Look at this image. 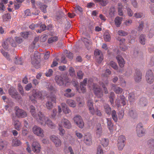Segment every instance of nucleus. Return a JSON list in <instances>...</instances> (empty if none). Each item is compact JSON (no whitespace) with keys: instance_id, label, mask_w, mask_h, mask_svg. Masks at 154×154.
<instances>
[{"instance_id":"obj_1","label":"nucleus","mask_w":154,"mask_h":154,"mask_svg":"<svg viewBox=\"0 0 154 154\" xmlns=\"http://www.w3.org/2000/svg\"><path fill=\"white\" fill-rule=\"evenodd\" d=\"M38 116H40L39 120L38 122L43 126H45L46 125L51 128H53L55 127V125L48 118L44 116L43 114L40 112L38 114Z\"/></svg>"},{"instance_id":"obj_2","label":"nucleus","mask_w":154,"mask_h":154,"mask_svg":"<svg viewBox=\"0 0 154 154\" xmlns=\"http://www.w3.org/2000/svg\"><path fill=\"white\" fill-rule=\"evenodd\" d=\"M32 94L29 96V100L31 102L35 104L37 103V99L42 100V94L41 91L37 90L34 89L32 91Z\"/></svg>"},{"instance_id":"obj_3","label":"nucleus","mask_w":154,"mask_h":154,"mask_svg":"<svg viewBox=\"0 0 154 154\" xmlns=\"http://www.w3.org/2000/svg\"><path fill=\"white\" fill-rule=\"evenodd\" d=\"M55 81L58 85L60 86L65 85L70 82V80L67 77H62L59 75H57L55 77Z\"/></svg>"},{"instance_id":"obj_4","label":"nucleus","mask_w":154,"mask_h":154,"mask_svg":"<svg viewBox=\"0 0 154 154\" xmlns=\"http://www.w3.org/2000/svg\"><path fill=\"white\" fill-rule=\"evenodd\" d=\"M8 93L11 97L17 101H21L22 98L21 96L18 93L17 90L13 87H11L8 89Z\"/></svg>"},{"instance_id":"obj_5","label":"nucleus","mask_w":154,"mask_h":154,"mask_svg":"<svg viewBox=\"0 0 154 154\" xmlns=\"http://www.w3.org/2000/svg\"><path fill=\"white\" fill-rule=\"evenodd\" d=\"M56 98L55 95H51L49 97L48 101L46 103V107L48 109H52L53 107V103H56Z\"/></svg>"},{"instance_id":"obj_6","label":"nucleus","mask_w":154,"mask_h":154,"mask_svg":"<svg viewBox=\"0 0 154 154\" xmlns=\"http://www.w3.org/2000/svg\"><path fill=\"white\" fill-rule=\"evenodd\" d=\"M14 110L16 116L18 118H25L27 116L26 112L23 110L19 108L18 106H16L15 107Z\"/></svg>"},{"instance_id":"obj_7","label":"nucleus","mask_w":154,"mask_h":154,"mask_svg":"<svg viewBox=\"0 0 154 154\" xmlns=\"http://www.w3.org/2000/svg\"><path fill=\"white\" fill-rule=\"evenodd\" d=\"M87 106L89 108V110L91 113L92 115H94L95 112L96 114L98 116H101L102 115L101 113L100 110L98 109L95 112L94 108L93 106V101L92 100H89L87 102Z\"/></svg>"},{"instance_id":"obj_8","label":"nucleus","mask_w":154,"mask_h":154,"mask_svg":"<svg viewBox=\"0 0 154 154\" xmlns=\"http://www.w3.org/2000/svg\"><path fill=\"white\" fill-rule=\"evenodd\" d=\"M93 90L96 96L98 98H101L103 96V91L97 84L93 85Z\"/></svg>"},{"instance_id":"obj_9","label":"nucleus","mask_w":154,"mask_h":154,"mask_svg":"<svg viewBox=\"0 0 154 154\" xmlns=\"http://www.w3.org/2000/svg\"><path fill=\"white\" fill-rule=\"evenodd\" d=\"M102 76L103 82L101 83L100 82V84L102 85L103 88L105 93L107 94L108 93V92L107 88L106 87V86L107 85L109 82L107 80L108 75L106 74H102Z\"/></svg>"},{"instance_id":"obj_10","label":"nucleus","mask_w":154,"mask_h":154,"mask_svg":"<svg viewBox=\"0 0 154 154\" xmlns=\"http://www.w3.org/2000/svg\"><path fill=\"white\" fill-rule=\"evenodd\" d=\"M32 130L34 134L37 136L41 137H44V131L40 127L37 125H34L32 128Z\"/></svg>"},{"instance_id":"obj_11","label":"nucleus","mask_w":154,"mask_h":154,"mask_svg":"<svg viewBox=\"0 0 154 154\" xmlns=\"http://www.w3.org/2000/svg\"><path fill=\"white\" fill-rule=\"evenodd\" d=\"M51 140L54 143L56 147H60L62 144L61 140L57 136L54 135H51L50 137Z\"/></svg>"},{"instance_id":"obj_12","label":"nucleus","mask_w":154,"mask_h":154,"mask_svg":"<svg viewBox=\"0 0 154 154\" xmlns=\"http://www.w3.org/2000/svg\"><path fill=\"white\" fill-rule=\"evenodd\" d=\"M49 37L48 40V43L51 44L57 41L59 39V35L54 32H51Z\"/></svg>"},{"instance_id":"obj_13","label":"nucleus","mask_w":154,"mask_h":154,"mask_svg":"<svg viewBox=\"0 0 154 154\" xmlns=\"http://www.w3.org/2000/svg\"><path fill=\"white\" fill-rule=\"evenodd\" d=\"M9 44L13 47H15L16 46V43L12 38H8L2 45L4 48L7 49Z\"/></svg>"},{"instance_id":"obj_14","label":"nucleus","mask_w":154,"mask_h":154,"mask_svg":"<svg viewBox=\"0 0 154 154\" xmlns=\"http://www.w3.org/2000/svg\"><path fill=\"white\" fill-rule=\"evenodd\" d=\"M60 125V126L67 129L71 128L72 125L70 121L67 119L65 118L62 119L60 122H59L58 125Z\"/></svg>"},{"instance_id":"obj_15","label":"nucleus","mask_w":154,"mask_h":154,"mask_svg":"<svg viewBox=\"0 0 154 154\" xmlns=\"http://www.w3.org/2000/svg\"><path fill=\"white\" fill-rule=\"evenodd\" d=\"M146 80L147 82L150 84H152L154 81V76L151 70L147 71L146 75Z\"/></svg>"},{"instance_id":"obj_16","label":"nucleus","mask_w":154,"mask_h":154,"mask_svg":"<svg viewBox=\"0 0 154 154\" xmlns=\"http://www.w3.org/2000/svg\"><path fill=\"white\" fill-rule=\"evenodd\" d=\"M74 122L80 128H82L84 126V124L81 117L77 115L73 118Z\"/></svg>"},{"instance_id":"obj_17","label":"nucleus","mask_w":154,"mask_h":154,"mask_svg":"<svg viewBox=\"0 0 154 154\" xmlns=\"http://www.w3.org/2000/svg\"><path fill=\"white\" fill-rule=\"evenodd\" d=\"M94 55L98 63H100L103 59V56L102 52L98 49H96L94 51Z\"/></svg>"},{"instance_id":"obj_18","label":"nucleus","mask_w":154,"mask_h":154,"mask_svg":"<svg viewBox=\"0 0 154 154\" xmlns=\"http://www.w3.org/2000/svg\"><path fill=\"white\" fill-rule=\"evenodd\" d=\"M30 112L32 116L35 119H36L38 122L39 120L40 116H38V114L40 112L42 114H43L42 112L39 111L37 114H36L35 108L34 106L32 105H31L29 107Z\"/></svg>"},{"instance_id":"obj_19","label":"nucleus","mask_w":154,"mask_h":154,"mask_svg":"<svg viewBox=\"0 0 154 154\" xmlns=\"http://www.w3.org/2000/svg\"><path fill=\"white\" fill-rule=\"evenodd\" d=\"M32 149L34 152L39 153L41 149V145L37 141H34L32 144Z\"/></svg>"},{"instance_id":"obj_20","label":"nucleus","mask_w":154,"mask_h":154,"mask_svg":"<svg viewBox=\"0 0 154 154\" xmlns=\"http://www.w3.org/2000/svg\"><path fill=\"white\" fill-rule=\"evenodd\" d=\"M12 119L14 128L18 131H20L22 127L21 123L18 120H16L14 116L12 117Z\"/></svg>"},{"instance_id":"obj_21","label":"nucleus","mask_w":154,"mask_h":154,"mask_svg":"<svg viewBox=\"0 0 154 154\" xmlns=\"http://www.w3.org/2000/svg\"><path fill=\"white\" fill-rule=\"evenodd\" d=\"M136 131L138 137H141L143 135L145 131L143 128L141 124H139L137 125L136 127Z\"/></svg>"},{"instance_id":"obj_22","label":"nucleus","mask_w":154,"mask_h":154,"mask_svg":"<svg viewBox=\"0 0 154 154\" xmlns=\"http://www.w3.org/2000/svg\"><path fill=\"white\" fill-rule=\"evenodd\" d=\"M120 103L123 106L126 104V99L125 96L123 95H120V99H117L115 101L116 104L118 107L120 106Z\"/></svg>"},{"instance_id":"obj_23","label":"nucleus","mask_w":154,"mask_h":154,"mask_svg":"<svg viewBox=\"0 0 154 154\" xmlns=\"http://www.w3.org/2000/svg\"><path fill=\"white\" fill-rule=\"evenodd\" d=\"M82 32V36L81 38V40L80 41V43L82 45H84L85 47H86L87 38H86V34L85 32L83 30V28L81 30Z\"/></svg>"},{"instance_id":"obj_24","label":"nucleus","mask_w":154,"mask_h":154,"mask_svg":"<svg viewBox=\"0 0 154 154\" xmlns=\"http://www.w3.org/2000/svg\"><path fill=\"white\" fill-rule=\"evenodd\" d=\"M87 78H85L82 82L80 83V88L81 91L84 93L86 91Z\"/></svg>"},{"instance_id":"obj_25","label":"nucleus","mask_w":154,"mask_h":154,"mask_svg":"<svg viewBox=\"0 0 154 154\" xmlns=\"http://www.w3.org/2000/svg\"><path fill=\"white\" fill-rule=\"evenodd\" d=\"M72 90L70 88H68L64 91V96L68 98H70L74 96L75 94L74 93H71Z\"/></svg>"},{"instance_id":"obj_26","label":"nucleus","mask_w":154,"mask_h":154,"mask_svg":"<svg viewBox=\"0 0 154 154\" xmlns=\"http://www.w3.org/2000/svg\"><path fill=\"white\" fill-rule=\"evenodd\" d=\"M134 78L136 82L140 81L142 78V73L139 70L137 71L135 73Z\"/></svg>"},{"instance_id":"obj_27","label":"nucleus","mask_w":154,"mask_h":154,"mask_svg":"<svg viewBox=\"0 0 154 154\" xmlns=\"http://www.w3.org/2000/svg\"><path fill=\"white\" fill-rule=\"evenodd\" d=\"M31 63L33 66L36 69H38L40 67V62L38 60L35 59H31Z\"/></svg>"},{"instance_id":"obj_28","label":"nucleus","mask_w":154,"mask_h":154,"mask_svg":"<svg viewBox=\"0 0 154 154\" xmlns=\"http://www.w3.org/2000/svg\"><path fill=\"white\" fill-rule=\"evenodd\" d=\"M116 58L118 62L119 66L121 67H123L125 64V61L123 58L121 56L119 55L117 56Z\"/></svg>"},{"instance_id":"obj_29","label":"nucleus","mask_w":154,"mask_h":154,"mask_svg":"<svg viewBox=\"0 0 154 154\" xmlns=\"http://www.w3.org/2000/svg\"><path fill=\"white\" fill-rule=\"evenodd\" d=\"M66 103L70 107L73 108L75 107L76 106L75 102L71 99H68L66 101Z\"/></svg>"},{"instance_id":"obj_30","label":"nucleus","mask_w":154,"mask_h":154,"mask_svg":"<svg viewBox=\"0 0 154 154\" xmlns=\"http://www.w3.org/2000/svg\"><path fill=\"white\" fill-rule=\"evenodd\" d=\"M104 39L106 42H109L111 40V36L110 34L107 31H106L104 33Z\"/></svg>"},{"instance_id":"obj_31","label":"nucleus","mask_w":154,"mask_h":154,"mask_svg":"<svg viewBox=\"0 0 154 154\" xmlns=\"http://www.w3.org/2000/svg\"><path fill=\"white\" fill-rule=\"evenodd\" d=\"M122 18L119 17H117L115 19V23L116 26L117 27L120 26L122 20Z\"/></svg>"},{"instance_id":"obj_32","label":"nucleus","mask_w":154,"mask_h":154,"mask_svg":"<svg viewBox=\"0 0 154 154\" xmlns=\"http://www.w3.org/2000/svg\"><path fill=\"white\" fill-rule=\"evenodd\" d=\"M8 0H1L0 2V10L4 11L5 8V5L6 4L8 3Z\"/></svg>"},{"instance_id":"obj_33","label":"nucleus","mask_w":154,"mask_h":154,"mask_svg":"<svg viewBox=\"0 0 154 154\" xmlns=\"http://www.w3.org/2000/svg\"><path fill=\"white\" fill-rule=\"evenodd\" d=\"M22 143L20 140L17 138H15L12 140V145L14 146H20L21 145Z\"/></svg>"},{"instance_id":"obj_34","label":"nucleus","mask_w":154,"mask_h":154,"mask_svg":"<svg viewBox=\"0 0 154 154\" xmlns=\"http://www.w3.org/2000/svg\"><path fill=\"white\" fill-rule=\"evenodd\" d=\"M107 121V127L109 129L110 131L112 130L113 129V124L112 123L111 119L107 118L106 119Z\"/></svg>"},{"instance_id":"obj_35","label":"nucleus","mask_w":154,"mask_h":154,"mask_svg":"<svg viewBox=\"0 0 154 154\" xmlns=\"http://www.w3.org/2000/svg\"><path fill=\"white\" fill-rule=\"evenodd\" d=\"M146 35L143 34H141L139 37L140 42L142 45H144L145 44Z\"/></svg>"},{"instance_id":"obj_36","label":"nucleus","mask_w":154,"mask_h":154,"mask_svg":"<svg viewBox=\"0 0 154 154\" xmlns=\"http://www.w3.org/2000/svg\"><path fill=\"white\" fill-rule=\"evenodd\" d=\"M104 108L106 113L108 115H110L111 113V109L109 105L107 104H105L104 105Z\"/></svg>"},{"instance_id":"obj_37","label":"nucleus","mask_w":154,"mask_h":154,"mask_svg":"<svg viewBox=\"0 0 154 154\" xmlns=\"http://www.w3.org/2000/svg\"><path fill=\"white\" fill-rule=\"evenodd\" d=\"M11 17L10 14H4L2 16V19L4 21H7L10 19Z\"/></svg>"},{"instance_id":"obj_38","label":"nucleus","mask_w":154,"mask_h":154,"mask_svg":"<svg viewBox=\"0 0 154 154\" xmlns=\"http://www.w3.org/2000/svg\"><path fill=\"white\" fill-rule=\"evenodd\" d=\"M14 61L15 63L17 64L22 65L23 63V59L21 58L19 59L17 57H15Z\"/></svg>"},{"instance_id":"obj_39","label":"nucleus","mask_w":154,"mask_h":154,"mask_svg":"<svg viewBox=\"0 0 154 154\" xmlns=\"http://www.w3.org/2000/svg\"><path fill=\"white\" fill-rule=\"evenodd\" d=\"M58 130L59 131V134L61 136H63L65 133V131L60 125H58Z\"/></svg>"},{"instance_id":"obj_40","label":"nucleus","mask_w":154,"mask_h":154,"mask_svg":"<svg viewBox=\"0 0 154 154\" xmlns=\"http://www.w3.org/2000/svg\"><path fill=\"white\" fill-rule=\"evenodd\" d=\"M111 115L113 120L115 122H117L118 120L117 116L116 111L115 110L112 111Z\"/></svg>"},{"instance_id":"obj_41","label":"nucleus","mask_w":154,"mask_h":154,"mask_svg":"<svg viewBox=\"0 0 154 154\" xmlns=\"http://www.w3.org/2000/svg\"><path fill=\"white\" fill-rule=\"evenodd\" d=\"M140 103L142 106H145L147 103L146 100L145 98H141L140 100Z\"/></svg>"},{"instance_id":"obj_42","label":"nucleus","mask_w":154,"mask_h":154,"mask_svg":"<svg viewBox=\"0 0 154 154\" xmlns=\"http://www.w3.org/2000/svg\"><path fill=\"white\" fill-rule=\"evenodd\" d=\"M114 91L116 94H120L122 92L123 90L119 87H116L115 88Z\"/></svg>"},{"instance_id":"obj_43","label":"nucleus","mask_w":154,"mask_h":154,"mask_svg":"<svg viewBox=\"0 0 154 154\" xmlns=\"http://www.w3.org/2000/svg\"><path fill=\"white\" fill-rule=\"evenodd\" d=\"M96 133L97 136L100 137L102 133V128L101 125H100L99 128H97L96 131Z\"/></svg>"},{"instance_id":"obj_44","label":"nucleus","mask_w":154,"mask_h":154,"mask_svg":"<svg viewBox=\"0 0 154 154\" xmlns=\"http://www.w3.org/2000/svg\"><path fill=\"white\" fill-rule=\"evenodd\" d=\"M18 90L20 92V94L22 95L23 96L24 95V91L23 90V87L21 86V85L20 84H19L18 85Z\"/></svg>"},{"instance_id":"obj_45","label":"nucleus","mask_w":154,"mask_h":154,"mask_svg":"<svg viewBox=\"0 0 154 154\" xmlns=\"http://www.w3.org/2000/svg\"><path fill=\"white\" fill-rule=\"evenodd\" d=\"M89 38H90V37H89ZM88 37L87 35V49H90L92 47V39L91 38H90L89 39H88Z\"/></svg>"},{"instance_id":"obj_46","label":"nucleus","mask_w":154,"mask_h":154,"mask_svg":"<svg viewBox=\"0 0 154 154\" xmlns=\"http://www.w3.org/2000/svg\"><path fill=\"white\" fill-rule=\"evenodd\" d=\"M101 142L102 145L104 147H106L108 145V140L107 139L105 138L102 139Z\"/></svg>"},{"instance_id":"obj_47","label":"nucleus","mask_w":154,"mask_h":154,"mask_svg":"<svg viewBox=\"0 0 154 154\" xmlns=\"http://www.w3.org/2000/svg\"><path fill=\"white\" fill-rule=\"evenodd\" d=\"M118 34L119 35L125 36L128 35V33L124 31L120 30L118 31Z\"/></svg>"},{"instance_id":"obj_48","label":"nucleus","mask_w":154,"mask_h":154,"mask_svg":"<svg viewBox=\"0 0 154 154\" xmlns=\"http://www.w3.org/2000/svg\"><path fill=\"white\" fill-rule=\"evenodd\" d=\"M125 138L124 136L121 135L119 137L117 140V142L125 143Z\"/></svg>"},{"instance_id":"obj_49","label":"nucleus","mask_w":154,"mask_h":154,"mask_svg":"<svg viewBox=\"0 0 154 154\" xmlns=\"http://www.w3.org/2000/svg\"><path fill=\"white\" fill-rule=\"evenodd\" d=\"M115 9L114 7L110 8L109 10V14L111 17L114 16L115 12Z\"/></svg>"},{"instance_id":"obj_50","label":"nucleus","mask_w":154,"mask_h":154,"mask_svg":"<svg viewBox=\"0 0 154 154\" xmlns=\"http://www.w3.org/2000/svg\"><path fill=\"white\" fill-rule=\"evenodd\" d=\"M110 65L115 70L118 69V66L113 61H111L109 63Z\"/></svg>"},{"instance_id":"obj_51","label":"nucleus","mask_w":154,"mask_h":154,"mask_svg":"<svg viewBox=\"0 0 154 154\" xmlns=\"http://www.w3.org/2000/svg\"><path fill=\"white\" fill-rule=\"evenodd\" d=\"M69 75L71 76H73L75 75V72L74 69L71 67L69 70Z\"/></svg>"},{"instance_id":"obj_52","label":"nucleus","mask_w":154,"mask_h":154,"mask_svg":"<svg viewBox=\"0 0 154 154\" xmlns=\"http://www.w3.org/2000/svg\"><path fill=\"white\" fill-rule=\"evenodd\" d=\"M88 139L87 138V145H90L92 143L91 135L90 134H87Z\"/></svg>"},{"instance_id":"obj_53","label":"nucleus","mask_w":154,"mask_h":154,"mask_svg":"<svg viewBox=\"0 0 154 154\" xmlns=\"http://www.w3.org/2000/svg\"><path fill=\"white\" fill-rule=\"evenodd\" d=\"M72 83L74 86L75 87L77 91L78 92H79V88H78V82L76 81L73 80H72Z\"/></svg>"},{"instance_id":"obj_54","label":"nucleus","mask_w":154,"mask_h":154,"mask_svg":"<svg viewBox=\"0 0 154 154\" xmlns=\"http://www.w3.org/2000/svg\"><path fill=\"white\" fill-rule=\"evenodd\" d=\"M125 145V143H124L118 142L117 146L119 149L120 150L123 149L124 146Z\"/></svg>"},{"instance_id":"obj_55","label":"nucleus","mask_w":154,"mask_h":154,"mask_svg":"<svg viewBox=\"0 0 154 154\" xmlns=\"http://www.w3.org/2000/svg\"><path fill=\"white\" fill-rule=\"evenodd\" d=\"M1 51L2 54L4 55V56L6 58L7 60H10L9 55L7 52H5L4 51L3 49L1 50Z\"/></svg>"},{"instance_id":"obj_56","label":"nucleus","mask_w":154,"mask_h":154,"mask_svg":"<svg viewBox=\"0 0 154 154\" xmlns=\"http://www.w3.org/2000/svg\"><path fill=\"white\" fill-rule=\"evenodd\" d=\"M108 0H101L99 3L102 6H105L108 4Z\"/></svg>"},{"instance_id":"obj_57","label":"nucleus","mask_w":154,"mask_h":154,"mask_svg":"<svg viewBox=\"0 0 154 154\" xmlns=\"http://www.w3.org/2000/svg\"><path fill=\"white\" fill-rule=\"evenodd\" d=\"M131 3L133 6L135 8L138 7V4L137 0H131Z\"/></svg>"},{"instance_id":"obj_58","label":"nucleus","mask_w":154,"mask_h":154,"mask_svg":"<svg viewBox=\"0 0 154 154\" xmlns=\"http://www.w3.org/2000/svg\"><path fill=\"white\" fill-rule=\"evenodd\" d=\"M134 95L133 93H130L128 96V98L130 102L133 101L134 99Z\"/></svg>"},{"instance_id":"obj_59","label":"nucleus","mask_w":154,"mask_h":154,"mask_svg":"<svg viewBox=\"0 0 154 154\" xmlns=\"http://www.w3.org/2000/svg\"><path fill=\"white\" fill-rule=\"evenodd\" d=\"M29 129L28 128L25 129L24 127L23 128L22 134L23 136H26L28 133Z\"/></svg>"},{"instance_id":"obj_60","label":"nucleus","mask_w":154,"mask_h":154,"mask_svg":"<svg viewBox=\"0 0 154 154\" xmlns=\"http://www.w3.org/2000/svg\"><path fill=\"white\" fill-rule=\"evenodd\" d=\"M97 154H103V151L101 146H98L97 149Z\"/></svg>"},{"instance_id":"obj_61","label":"nucleus","mask_w":154,"mask_h":154,"mask_svg":"<svg viewBox=\"0 0 154 154\" xmlns=\"http://www.w3.org/2000/svg\"><path fill=\"white\" fill-rule=\"evenodd\" d=\"M29 35L28 32H24L21 33V36L24 38H28Z\"/></svg>"},{"instance_id":"obj_62","label":"nucleus","mask_w":154,"mask_h":154,"mask_svg":"<svg viewBox=\"0 0 154 154\" xmlns=\"http://www.w3.org/2000/svg\"><path fill=\"white\" fill-rule=\"evenodd\" d=\"M47 7L46 5H43L41 6L40 8L42 12L44 13H46L47 12L46 8Z\"/></svg>"},{"instance_id":"obj_63","label":"nucleus","mask_w":154,"mask_h":154,"mask_svg":"<svg viewBox=\"0 0 154 154\" xmlns=\"http://www.w3.org/2000/svg\"><path fill=\"white\" fill-rule=\"evenodd\" d=\"M63 112L65 114H67L71 112V110L69 108L67 107L62 109Z\"/></svg>"},{"instance_id":"obj_64","label":"nucleus","mask_w":154,"mask_h":154,"mask_svg":"<svg viewBox=\"0 0 154 154\" xmlns=\"http://www.w3.org/2000/svg\"><path fill=\"white\" fill-rule=\"evenodd\" d=\"M75 9L76 11H79L80 13H82L83 11L82 8L78 5L76 6Z\"/></svg>"}]
</instances>
